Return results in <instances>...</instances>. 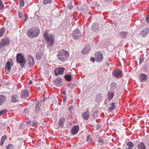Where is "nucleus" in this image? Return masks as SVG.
Segmentation results:
<instances>
[{
	"label": "nucleus",
	"instance_id": "obj_1",
	"mask_svg": "<svg viewBox=\"0 0 149 149\" xmlns=\"http://www.w3.org/2000/svg\"><path fill=\"white\" fill-rule=\"evenodd\" d=\"M40 33V30L39 29L32 27L28 31L27 34L29 38H33L37 37Z\"/></svg>",
	"mask_w": 149,
	"mask_h": 149
},
{
	"label": "nucleus",
	"instance_id": "obj_2",
	"mask_svg": "<svg viewBox=\"0 0 149 149\" xmlns=\"http://www.w3.org/2000/svg\"><path fill=\"white\" fill-rule=\"evenodd\" d=\"M57 56L59 60L64 62L67 60V58L69 56V54L67 51L62 50L59 52Z\"/></svg>",
	"mask_w": 149,
	"mask_h": 149
},
{
	"label": "nucleus",
	"instance_id": "obj_3",
	"mask_svg": "<svg viewBox=\"0 0 149 149\" xmlns=\"http://www.w3.org/2000/svg\"><path fill=\"white\" fill-rule=\"evenodd\" d=\"M46 31L44 34V39L46 41L48 46H52L54 43L53 37L52 35H49Z\"/></svg>",
	"mask_w": 149,
	"mask_h": 149
},
{
	"label": "nucleus",
	"instance_id": "obj_4",
	"mask_svg": "<svg viewBox=\"0 0 149 149\" xmlns=\"http://www.w3.org/2000/svg\"><path fill=\"white\" fill-rule=\"evenodd\" d=\"M16 61L18 63L20 64V66L22 67H24L26 63V60L25 57L21 53L17 54L16 56Z\"/></svg>",
	"mask_w": 149,
	"mask_h": 149
},
{
	"label": "nucleus",
	"instance_id": "obj_5",
	"mask_svg": "<svg viewBox=\"0 0 149 149\" xmlns=\"http://www.w3.org/2000/svg\"><path fill=\"white\" fill-rule=\"evenodd\" d=\"M10 40L9 38L7 37H5L0 42V48L3 46L8 45L9 44Z\"/></svg>",
	"mask_w": 149,
	"mask_h": 149
},
{
	"label": "nucleus",
	"instance_id": "obj_6",
	"mask_svg": "<svg viewBox=\"0 0 149 149\" xmlns=\"http://www.w3.org/2000/svg\"><path fill=\"white\" fill-rule=\"evenodd\" d=\"M113 75L114 77L119 78L122 76V72L121 70L117 69L113 71Z\"/></svg>",
	"mask_w": 149,
	"mask_h": 149
},
{
	"label": "nucleus",
	"instance_id": "obj_7",
	"mask_svg": "<svg viewBox=\"0 0 149 149\" xmlns=\"http://www.w3.org/2000/svg\"><path fill=\"white\" fill-rule=\"evenodd\" d=\"M73 36L75 40H77L81 36V35L79 33V31L78 29H76L74 30L73 34Z\"/></svg>",
	"mask_w": 149,
	"mask_h": 149
},
{
	"label": "nucleus",
	"instance_id": "obj_8",
	"mask_svg": "<svg viewBox=\"0 0 149 149\" xmlns=\"http://www.w3.org/2000/svg\"><path fill=\"white\" fill-rule=\"evenodd\" d=\"M96 61L98 62H100L103 59V55L100 52H98L95 54Z\"/></svg>",
	"mask_w": 149,
	"mask_h": 149
},
{
	"label": "nucleus",
	"instance_id": "obj_9",
	"mask_svg": "<svg viewBox=\"0 0 149 149\" xmlns=\"http://www.w3.org/2000/svg\"><path fill=\"white\" fill-rule=\"evenodd\" d=\"M65 70V68H63L55 69L54 70L55 74L56 75L59 74H62Z\"/></svg>",
	"mask_w": 149,
	"mask_h": 149
},
{
	"label": "nucleus",
	"instance_id": "obj_10",
	"mask_svg": "<svg viewBox=\"0 0 149 149\" xmlns=\"http://www.w3.org/2000/svg\"><path fill=\"white\" fill-rule=\"evenodd\" d=\"M10 62L8 61L7 62L5 68V71L6 73H8L10 72V70L12 67Z\"/></svg>",
	"mask_w": 149,
	"mask_h": 149
},
{
	"label": "nucleus",
	"instance_id": "obj_11",
	"mask_svg": "<svg viewBox=\"0 0 149 149\" xmlns=\"http://www.w3.org/2000/svg\"><path fill=\"white\" fill-rule=\"evenodd\" d=\"M62 79L61 78H57L54 81V84L56 86H60L62 84Z\"/></svg>",
	"mask_w": 149,
	"mask_h": 149
},
{
	"label": "nucleus",
	"instance_id": "obj_12",
	"mask_svg": "<svg viewBox=\"0 0 149 149\" xmlns=\"http://www.w3.org/2000/svg\"><path fill=\"white\" fill-rule=\"evenodd\" d=\"M79 129V127L77 125L74 126L71 130V132L72 134L75 135L78 132Z\"/></svg>",
	"mask_w": 149,
	"mask_h": 149
},
{
	"label": "nucleus",
	"instance_id": "obj_13",
	"mask_svg": "<svg viewBox=\"0 0 149 149\" xmlns=\"http://www.w3.org/2000/svg\"><path fill=\"white\" fill-rule=\"evenodd\" d=\"M21 96L22 98L28 97L29 96L28 90H23L21 92Z\"/></svg>",
	"mask_w": 149,
	"mask_h": 149
},
{
	"label": "nucleus",
	"instance_id": "obj_14",
	"mask_svg": "<svg viewBox=\"0 0 149 149\" xmlns=\"http://www.w3.org/2000/svg\"><path fill=\"white\" fill-rule=\"evenodd\" d=\"M82 116L85 120H88L90 117V114L88 111H86L82 114Z\"/></svg>",
	"mask_w": 149,
	"mask_h": 149
},
{
	"label": "nucleus",
	"instance_id": "obj_15",
	"mask_svg": "<svg viewBox=\"0 0 149 149\" xmlns=\"http://www.w3.org/2000/svg\"><path fill=\"white\" fill-rule=\"evenodd\" d=\"M28 58L29 62V64L31 65H33L35 63L33 57L32 56L29 55L28 56Z\"/></svg>",
	"mask_w": 149,
	"mask_h": 149
},
{
	"label": "nucleus",
	"instance_id": "obj_16",
	"mask_svg": "<svg viewBox=\"0 0 149 149\" xmlns=\"http://www.w3.org/2000/svg\"><path fill=\"white\" fill-rule=\"evenodd\" d=\"M139 77V79L141 82H144L146 80L147 76L145 74H141Z\"/></svg>",
	"mask_w": 149,
	"mask_h": 149
},
{
	"label": "nucleus",
	"instance_id": "obj_17",
	"mask_svg": "<svg viewBox=\"0 0 149 149\" xmlns=\"http://www.w3.org/2000/svg\"><path fill=\"white\" fill-rule=\"evenodd\" d=\"M149 30L148 28H146L143 29L141 32V35L143 36H145L149 33Z\"/></svg>",
	"mask_w": 149,
	"mask_h": 149
},
{
	"label": "nucleus",
	"instance_id": "obj_18",
	"mask_svg": "<svg viewBox=\"0 0 149 149\" xmlns=\"http://www.w3.org/2000/svg\"><path fill=\"white\" fill-rule=\"evenodd\" d=\"M18 98L16 95H13L11 97V102L13 103L17 102L18 101Z\"/></svg>",
	"mask_w": 149,
	"mask_h": 149
},
{
	"label": "nucleus",
	"instance_id": "obj_19",
	"mask_svg": "<svg viewBox=\"0 0 149 149\" xmlns=\"http://www.w3.org/2000/svg\"><path fill=\"white\" fill-rule=\"evenodd\" d=\"M6 97L4 95H0V105L6 102Z\"/></svg>",
	"mask_w": 149,
	"mask_h": 149
},
{
	"label": "nucleus",
	"instance_id": "obj_20",
	"mask_svg": "<svg viewBox=\"0 0 149 149\" xmlns=\"http://www.w3.org/2000/svg\"><path fill=\"white\" fill-rule=\"evenodd\" d=\"M114 95L113 92H109L108 93L107 97L109 101H110L113 97Z\"/></svg>",
	"mask_w": 149,
	"mask_h": 149
},
{
	"label": "nucleus",
	"instance_id": "obj_21",
	"mask_svg": "<svg viewBox=\"0 0 149 149\" xmlns=\"http://www.w3.org/2000/svg\"><path fill=\"white\" fill-rule=\"evenodd\" d=\"M90 49V47L89 45H86L82 50V53L84 54L87 53Z\"/></svg>",
	"mask_w": 149,
	"mask_h": 149
},
{
	"label": "nucleus",
	"instance_id": "obj_22",
	"mask_svg": "<svg viewBox=\"0 0 149 149\" xmlns=\"http://www.w3.org/2000/svg\"><path fill=\"white\" fill-rule=\"evenodd\" d=\"M146 146L143 142L139 143L137 146L138 149H146Z\"/></svg>",
	"mask_w": 149,
	"mask_h": 149
},
{
	"label": "nucleus",
	"instance_id": "obj_23",
	"mask_svg": "<svg viewBox=\"0 0 149 149\" xmlns=\"http://www.w3.org/2000/svg\"><path fill=\"white\" fill-rule=\"evenodd\" d=\"M127 148L125 149H132V147L134 146V143L131 142H129L127 143L126 144Z\"/></svg>",
	"mask_w": 149,
	"mask_h": 149
},
{
	"label": "nucleus",
	"instance_id": "obj_24",
	"mask_svg": "<svg viewBox=\"0 0 149 149\" xmlns=\"http://www.w3.org/2000/svg\"><path fill=\"white\" fill-rule=\"evenodd\" d=\"M65 121V118L64 117L61 118L59 120L58 125L60 126L63 127V125Z\"/></svg>",
	"mask_w": 149,
	"mask_h": 149
},
{
	"label": "nucleus",
	"instance_id": "obj_25",
	"mask_svg": "<svg viewBox=\"0 0 149 149\" xmlns=\"http://www.w3.org/2000/svg\"><path fill=\"white\" fill-rule=\"evenodd\" d=\"M111 106L108 108V110L110 111H111L113 110L116 107L115 106V103L112 102L110 104Z\"/></svg>",
	"mask_w": 149,
	"mask_h": 149
},
{
	"label": "nucleus",
	"instance_id": "obj_26",
	"mask_svg": "<svg viewBox=\"0 0 149 149\" xmlns=\"http://www.w3.org/2000/svg\"><path fill=\"white\" fill-rule=\"evenodd\" d=\"M43 53L42 52H38L36 54V58L38 60H40L42 57Z\"/></svg>",
	"mask_w": 149,
	"mask_h": 149
},
{
	"label": "nucleus",
	"instance_id": "obj_27",
	"mask_svg": "<svg viewBox=\"0 0 149 149\" xmlns=\"http://www.w3.org/2000/svg\"><path fill=\"white\" fill-rule=\"evenodd\" d=\"M41 102H38L36 103V111H38L39 110L40 107L41 106Z\"/></svg>",
	"mask_w": 149,
	"mask_h": 149
},
{
	"label": "nucleus",
	"instance_id": "obj_28",
	"mask_svg": "<svg viewBox=\"0 0 149 149\" xmlns=\"http://www.w3.org/2000/svg\"><path fill=\"white\" fill-rule=\"evenodd\" d=\"M64 77L66 81H70L72 80V77L69 74L65 75Z\"/></svg>",
	"mask_w": 149,
	"mask_h": 149
},
{
	"label": "nucleus",
	"instance_id": "obj_29",
	"mask_svg": "<svg viewBox=\"0 0 149 149\" xmlns=\"http://www.w3.org/2000/svg\"><path fill=\"white\" fill-rule=\"evenodd\" d=\"M7 136L6 135H4L2 136L1 138V141L0 145L1 146H2L4 143V140L6 139Z\"/></svg>",
	"mask_w": 149,
	"mask_h": 149
},
{
	"label": "nucleus",
	"instance_id": "obj_30",
	"mask_svg": "<svg viewBox=\"0 0 149 149\" xmlns=\"http://www.w3.org/2000/svg\"><path fill=\"white\" fill-rule=\"evenodd\" d=\"M6 149H14V146L11 144H9L7 146Z\"/></svg>",
	"mask_w": 149,
	"mask_h": 149
},
{
	"label": "nucleus",
	"instance_id": "obj_31",
	"mask_svg": "<svg viewBox=\"0 0 149 149\" xmlns=\"http://www.w3.org/2000/svg\"><path fill=\"white\" fill-rule=\"evenodd\" d=\"M5 31V28L3 27H2L1 28L0 31V37L2 36L4 33Z\"/></svg>",
	"mask_w": 149,
	"mask_h": 149
},
{
	"label": "nucleus",
	"instance_id": "obj_32",
	"mask_svg": "<svg viewBox=\"0 0 149 149\" xmlns=\"http://www.w3.org/2000/svg\"><path fill=\"white\" fill-rule=\"evenodd\" d=\"M116 84L115 82H112L111 83V88L113 89H115L116 87Z\"/></svg>",
	"mask_w": 149,
	"mask_h": 149
},
{
	"label": "nucleus",
	"instance_id": "obj_33",
	"mask_svg": "<svg viewBox=\"0 0 149 149\" xmlns=\"http://www.w3.org/2000/svg\"><path fill=\"white\" fill-rule=\"evenodd\" d=\"M7 112V110L4 109L0 111V116H2L3 114Z\"/></svg>",
	"mask_w": 149,
	"mask_h": 149
},
{
	"label": "nucleus",
	"instance_id": "obj_34",
	"mask_svg": "<svg viewBox=\"0 0 149 149\" xmlns=\"http://www.w3.org/2000/svg\"><path fill=\"white\" fill-rule=\"evenodd\" d=\"M19 5L21 6H24V0H19Z\"/></svg>",
	"mask_w": 149,
	"mask_h": 149
},
{
	"label": "nucleus",
	"instance_id": "obj_35",
	"mask_svg": "<svg viewBox=\"0 0 149 149\" xmlns=\"http://www.w3.org/2000/svg\"><path fill=\"white\" fill-rule=\"evenodd\" d=\"M51 1V0H43V3L45 4H46L50 3Z\"/></svg>",
	"mask_w": 149,
	"mask_h": 149
},
{
	"label": "nucleus",
	"instance_id": "obj_36",
	"mask_svg": "<svg viewBox=\"0 0 149 149\" xmlns=\"http://www.w3.org/2000/svg\"><path fill=\"white\" fill-rule=\"evenodd\" d=\"M127 34V32H125L124 31H122L120 33V36H122V37H124L125 36H126Z\"/></svg>",
	"mask_w": 149,
	"mask_h": 149
},
{
	"label": "nucleus",
	"instance_id": "obj_37",
	"mask_svg": "<svg viewBox=\"0 0 149 149\" xmlns=\"http://www.w3.org/2000/svg\"><path fill=\"white\" fill-rule=\"evenodd\" d=\"M4 6L2 3V1L0 0V9L1 10L3 8Z\"/></svg>",
	"mask_w": 149,
	"mask_h": 149
},
{
	"label": "nucleus",
	"instance_id": "obj_38",
	"mask_svg": "<svg viewBox=\"0 0 149 149\" xmlns=\"http://www.w3.org/2000/svg\"><path fill=\"white\" fill-rule=\"evenodd\" d=\"M68 8L70 9H71L73 8V6L71 3H69L68 4Z\"/></svg>",
	"mask_w": 149,
	"mask_h": 149
},
{
	"label": "nucleus",
	"instance_id": "obj_39",
	"mask_svg": "<svg viewBox=\"0 0 149 149\" xmlns=\"http://www.w3.org/2000/svg\"><path fill=\"white\" fill-rule=\"evenodd\" d=\"M87 141H89V142H91L92 141V139H91L90 136H88V137L87 139Z\"/></svg>",
	"mask_w": 149,
	"mask_h": 149
},
{
	"label": "nucleus",
	"instance_id": "obj_40",
	"mask_svg": "<svg viewBox=\"0 0 149 149\" xmlns=\"http://www.w3.org/2000/svg\"><path fill=\"white\" fill-rule=\"evenodd\" d=\"M72 106H71L70 107H69L68 108V110L71 113H72L71 110L72 109Z\"/></svg>",
	"mask_w": 149,
	"mask_h": 149
},
{
	"label": "nucleus",
	"instance_id": "obj_41",
	"mask_svg": "<svg viewBox=\"0 0 149 149\" xmlns=\"http://www.w3.org/2000/svg\"><path fill=\"white\" fill-rule=\"evenodd\" d=\"M146 20L147 23H148L149 22V15L148 17L146 18Z\"/></svg>",
	"mask_w": 149,
	"mask_h": 149
},
{
	"label": "nucleus",
	"instance_id": "obj_42",
	"mask_svg": "<svg viewBox=\"0 0 149 149\" xmlns=\"http://www.w3.org/2000/svg\"><path fill=\"white\" fill-rule=\"evenodd\" d=\"M91 60L93 62L95 61V59L94 58H91Z\"/></svg>",
	"mask_w": 149,
	"mask_h": 149
},
{
	"label": "nucleus",
	"instance_id": "obj_43",
	"mask_svg": "<svg viewBox=\"0 0 149 149\" xmlns=\"http://www.w3.org/2000/svg\"><path fill=\"white\" fill-rule=\"evenodd\" d=\"M67 99V97L66 96H65L64 98L63 99V100L64 102H65Z\"/></svg>",
	"mask_w": 149,
	"mask_h": 149
},
{
	"label": "nucleus",
	"instance_id": "obj_44",
	"mask_svg": "<svg viewBox=\"0 0 149 149\" xmlns=\"http://www.w3.org/2000/svg\"><path fill=\"white\" fill-rule=\"evenodd\" d=\"M62 93L63 94H64L65 95H66V92H65V91H63V92Z\"/></svg>",
	"mask_w": 149,
	"mask_h": 149
},
{
	"label": "nucleus",
	"instance_id": "obj_45",
	"mask_svg": "<svg viewBox=\"0 0 149 149\" xmlns=\"http://www.w3.org/2000/svg\"><path fill=\"white\" fill-rule=\"evenodd\" d=\"M28 84H32V81L31 80H30L29 81L28 83Z\"/></svg>",
	"mask_w": 149,
	"mask_h": 149
},
{
	"label": "nucleus",
	"instance_id": "obj_46",
	"mask_svg": "<svg viewBox=\"0 0 149 149\" xmlns=\"http://www.w3.org/2000/svg\"><path fill=\"white\" fill-rule=\"evenodd\" d=\"M98 141L100 143L102 142V141L101 139H99Z\"/></svg>",
	"mask_w": 149,
	"mask_h": 149
},
{
	"label": "nucleus",
	"instance_id": "obj_47",
	"mask_svg": "<svg viewBox=\"0 0 149 149\" xmlns=\"http://www.w3.org/2000/svg\"><path fill=\"white\" fill-rule=\"evenodd\" d=\"M28 16H27V17H25V21L24 22H25L26 20L27 19H28Z\"/></svg>",
	"mask_w": 149,
	"mask_h": 149
},
{
	"label": "nucleus",
	"instance_id": "obj_48",
	"mask_svg": "<svg viewBox=\"0 0 149 149\" xmlns=\"http://www.w3.org/2000/svg\"><path fill=\"white\" fill-rule=\"evenodd\" d=\"M19 17L20 18H21L22 17V15H19Z\"/></svg>",
	"mask_w": 149,
	"mask_h": 149
},
{
	"label": "nucleus",
	"instance_id": "obj_49",
	"mask_svg": "<svg viewBox=\"0 0 149 149\" xmlns=\"http://www.w3.org/2000/svg\"><path fill=\"white\" fill-rule=\"evenodd\" d=\"M142 62H141V61H140L139 62V63L140 64H141V63Z\"/></svg>",
	"mask_w": 149,
	"mask_h": 149
}]
</instances>
